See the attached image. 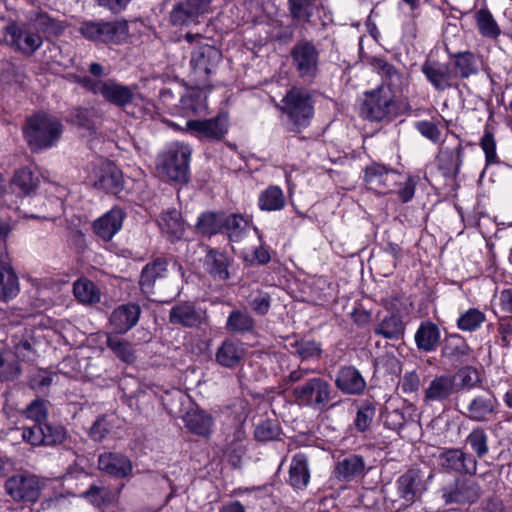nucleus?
I'll use <instances>...</instances> for the list:
<instances>
[{
	"label": "nucleus",
	"mask_w": 512,
	"mask_h": 512,
	"mask_svg": "<svg viewBox=\"0 0 512 512\" xmlns=\"http://www.w3.org/2000/svg\"><path fill=\"white\" fill-rule=\"evenodd\" d=\"M22 130L31 151L39 152L56 145L61 138L63 125L52 115L37 113L26 120Z\"/></svg>",
	"instance_id": "f257e3e1"
},
{
	"label": "nucleus",
	"mask_w": 512,
	"mask_h": 512,
	"mask_svg": "<svg viewBox=\"0 0 512 512\" xmlns=\"http://www.w3.org/2000/svg\"><path fill=\"white\" fill-rule=\"evenodd\" d=\"M291 395L297 405L323 411L333 400L334 391L324 378L312 377L295 385L291 389Z\"/></svg>",
	"instance_id": "f03ea898"
},
{
	"label": "nucleus",
	"mask_w": 512,
	"mask_h": 512,
	"mask_svg": "<svg viewBox=\"0 0 512 512\" xmlns=\"http://www.w3.org/2000/svg\"><path fill=\"white\" fill-rule=\"evenodd\" d=\"M183 277L184 271L181 264L156 258L143 267L139 285L142 293L149 296L155 292L156 287L163 288L161 282L165 278H169V286H176Z\"/></svg>",
	"instance_id": "7ed1b4c3"
},
{
	"label": "nucleus",
	"mask_w": 512,
	"mask_h": 512,
	"mask_svg": "<svg viewBox=\"0 0 512 512\" xmlns=\"http://www.w3.org/2000/svg\"><path fill=\"white\" fill-rule=\"evenodd\" d=\"M432 474L420 468H410L404 472L396 482L398 499L400 502L397 510L411 506L419 501L428 489Z\"/></svg>",
	"instance_id": "20e7f679"
},
{
	"label": "nucleus",
	"mask_w": 512,
	"mask_h": 512,
	"mask_svg": "<svg viewBox=\"0 0 512 512\" xmlns=\"http://www.w3.org/2000/svg\"><path fill=\"white\" fill-rule=\"evenodd\" d=\"M396 94L386 85H380L376 90L366 92L361 114L371 121H380L395 115L397 111Z\"/></svg>",
	"instance_id": "39448f33"
},
{
	"label": "nucleus",
	"mask_w": 512,
	"mask_h": 512,
	"mask_svg": "<svg viewBox=\"0 0 512 512\" xmlns=\"http://www.w3.org/2000/svg\"><path fill=\"white\" fill-rule=\"evenodd\" d=\"M439 493L446 505L470 506L478 501L482 489L472 478L456 477L443 484Z\"/></svg>",
	"instance_id": "423d86ee"
},
{
	"label": "nucleus",
	"mask_w": 512,
	"mask_h": 512,
	"mask_svg": "<svg viewBox=\"0 0 512 512\" xmlns=\"http://www.w3.org/2000/svg\"><path fill=\"white\" fill-rule=\"evenodd\" d=\"M283 112L293 123V131L306 127L314 112L311 95L308 91L292 88L283 99Z\"/></svg>",
	"instance_id": "0eeeda50"
},
{
	"label": "nucleus",
	"mask_w": 512,
	"mask_h": 512,
	"mask_svg": "<svg viewBox=\"0 0 512 512\" xmlns=\"http://www.w3.org/2000/svg\"><path fill=\"white\" fill-rule=\"evenodd\" d=\"M78 32L87 40L96 43H116L128 32L126 21L88 20L83 21Z\"/></svg>",
	"instance_id": "6e6552de"
},
{
	"label": "nucleus",
	"mask_w": 512,
	"mask_h": 512,
	"mask_svg": "<svg viewBox=\"0 0 512 512\" xmlns=\"http://www.w3.org/2000/svg\"><path fill=\"white\" fill-rule=\"evenodd\" d=\"M190 158L191 148L188 145L177 144L160 157L158 169L172 181L187 182Z\"/></svg>",
	"instance_id": "1a4fd4ad"
},
{
	"label": "nucleus",
	"mask_w": 512,
	"mask_h": 512,
	"mask_svg": "<svg viewBox=\"0 0 512 512\" xmlns=\"http://www.w3.org/2000/svg\"><path fill=\"white\" fill-rule=\"evenodd\" d=\"M292 65L301 78L313 79L318 73L319 51L312 41L302 39L291 49Z\"/></svg>",
	"instance_id": "9d476101"
},
{
	"label": "nucleus",
	"mask_w": 512,
	"mask_h": 512,
	"mask_svg": "<svg viewBox=\"0 0 512 512\" xmlns=\"http://www.w3.org/2000/svg\"><path fill=\"white\" fill-rule=\"evenodd\" d=\"M3 35L9 47L25 56L33 55L43 44V39L38 33L14 22L4 28Z\"/></svg>",
	"instance_id": "9b49d317"
},
{
	"label": "nucleus",
	"mask_w": 512,
	"mask_h": 512,
	"mask_svg": "<svg viewBox=\"0 0 512 512\" xmlns=\"http://www.w3.org/2000/svg\"><path fill=\"white\" fill-rule=\"evenodd\" d=\"M221 57V51L208 44L201 45L192 52V73L199 85L206 86L209 75L218 66Z\"/></svg>",
	"instance_id": "f8f14e48"
},
{
	"label": "nucleus",
	"mask_w": 512,
	"mask_h": 512,
	"mask_svg": "<svg viewBox=\"0 0 512 512\" xmlns=\"http://www.w3.org/2000/svg\"><path fill=\"white\" fill-rule=\"evenodd\" d=\"M5 491L16 502L34 503L40 496L41 485L35 475L16 474L6 480Z\"/></svg>",
	"instance_id": "ddd939ff"
},
{
	"label": "nucleus",
	"mask_w": 512,
	"mask_h": 512,
	"mask_svg": "<svg viewBox=\"0 0 512 512\" xmlns=\"http://www.w3.org/2000/svg\"><path fill=\"white\" fill-rule=\"evenodd\" d=\"M497 407L498 401L494 393L483 389L472 396L462 414L474 422H488L496 415Z\"/></svg>",
	"instance_id": "4468645a"
},
{
	"label": "nucleus",
	"mask_w": 512,
	"mask_h": 512,
	"mask_svg": "<svg viewBox=\"0 0 512 512\" xmlns=\"http://www.w3.org/2000/svg\"><path fill=\"white\" fill-rule=\"evenodd\" d=\"M183 130L199 139L219 141L228 131V118L226 115H217L205 120H188Z\"/></svg>",
	"instance_id": "2eb2a0df"
},
{
	"label": "nucleus",
	"mask_w": 512,
	"mask_h": 512,
	"mask_svg": "<svg viewBox=\"0 0 512 512\" xmlns=\"http://www.w3.org/2000/svg\"><path fill=\"white\" fill-rule=\"evenodd\" d=\"M94 186L108 193L122 191L124 180L120 169L111 161L100 160L93 169Z\"/></svg>",
	"instance_id": "dca6fc26"
},
{
	"label": "nucleus",
	"mask_w": 512,
	"mask_h": 512,
	"mask_svg": "<svg viewBox=\"0 0 512 512\" xmlns=\"http://www.w3.org/2000/svg\"><path fill=\"white\" fill-rule=\"evenodd\" d=\"M438 463L442 469L459 474L474 475L477 470L475 457L459 448L442 451L438 456Z\"/></svg>",
	"instance_id": "f3484780"
},
{
	"label": "nucleus",
	"mask_w": 512,
	"mask_h": 512,
	"mask_svg": "<svg viewBox=\"0 0 512 512\" xmlns=\"http://www.w3.org/2000/svg\"><path fill=\"white\" fill-rule=\"evenodd\" d=\"M398 174L382 164L373 163L366 167L364 181L369 189L378 193H387L397 182Z\"/></svg>",
	"instance_id": "a211bd4d"
},
{
	"label": "nucleus",
	"mask_w": 512,
	"mask_h": 512,
	"mask_svg": "<svg viewBox=\"0 0 512 512\" xmlns=\"http://www.w3.org/2000/svg\"><path fill=\"white\" fill-rule=\"evenodd\" d=\"M206 312L191 302L173 306L169 311V322L187 328L199 327L206 321Z\"/></svg>",
	"instance_id": "6ab92c4d"
},
{
	"label": "nucleus",
	"mask_w": 512,
	"mask_h": 512,
	"mask_svg": "<svg viewBox=\"0 0 512 512\" xmlns=\"http://www.w3.org/2000/svg\"><path fill=\"white\" fill-rule=\"evenodd\" d=\"M457 389L455 377L452 375H439L434 377L424 390V402L443 403L450 399Z\"/></svg>",
	"instance_id": "aec40b11"
},
{
	"label": "nucleus",
	"mask_w": 512,
	"mask_h": 512,
	"mask_svg": "<svg viewBox=\"0 0 512 512\" xmlns=\"http://www.w3.org/2000/svg\"><path fill=\"white\" fill-rule=\"evenodd\" d=\"M140 315L141 308L138 304H122L111 312L109 323L117 334H124L138 323Z\"/></svg>",
	"instance_id": "412c9836"
},
{
	"label": "nucleus",
	"mask_w": 512,
	"mask_h": 512,
	"mask_svg": "<svg viewBox=\"0 0 512 512\" xmlns=\"http://www.w3.org/2000/svg\"><path fill=\"white\" fill-rule=\"evenodd\" d=\"M101 96L109 103L117 107H125L135 101L139 95L136 87L122 85L115 80L108 79L101 85Z\"/></svg>",
	"instance_id": "4be33fe9"
},
{
	"label": "nucleus",
	"mask_w": 512,
	"mask_h": 512,
	"mask_svg": "<svg viewBox=\"0 0 512 512\" xmlns=\"http://www.w3.org/2000/svg\"><path fill=\"white\" fill-rule=\"evenodd\" d=\"M123 220V211L120 208H112L93 222V232L99 239L106 242L110 241L122 228Z\"/></svg>",
	"instance_id": "5701e85b"
},
{
	"label": "nucleus",
	"mask_w": 512,
	"mask_h": 512,
	"mask_svg": "<svg viewBox=\"0 0 512 512\" xmlns=\"http://www.w3.org/2000/svg\"><path fill=\"white\" fill-rule=\"evenodd\" d=\"M18 292V277L10 265L4 246L0 245V299L13 298Z\"/></svg>",
	"instance_id": "b1692460"
},
{
	"label": "nucleus",
	"mask_w": 512,
	"mask_h": 512,
	"mask_svg": "<svg viewBox=\"0 0 512 512\" xmlns=\"http://www.w3.org/2000/svg\"><path fill=\"white\" fill-rule=\"evenodd\" d=\"M335 386L345 394L359 395L365 390L366 382L356 368L345 366L338 371Z\"/></svg>",
	"instance_id": "393cba45"
},
{
	"label": "nucleus",
	"mask_w": 512,
	"mask_h": 512,
	"mask_svg": "<svg viewBox=\"0 0 512 512\" xmlns=\"http://www.w3.org/2000/svg\"><path fill=\"white\" fill-rule=\"evenodd\" d=\"M231 265L232 259L216 249H209L204 259L206 272L216 281H226L230 278Z\"/></svg>",
	"instance_id": "a878e982"
},
{
	"label": "nucleus",
	"mask_w": 512,
	"mask_h": 512,
	"mask_svg": "<svg viewBox=\"0 0 512 512\" xmlns=\"http://www.w3.org/2000/svg\"><path fill=\"white\" fill-rule=\"evenodd\" d=\"M98 468L112 477L124 478L131 473L132 464L126 456L109 452L99 456Z\"/></svg>",
	"instance_id": "bb28decb"
},
{
	"label": "nucleus",
	"mask_w": 512,
	"mask_h": 512,
	"mask_svg": "<svg viewBox=\"0 0 512 512\" xmlns=\"http://www.w3.org/2000/svg\"><path fill=\"white\" fill-rule=\"evenodd\" d=\"M421 71L436 90L444 91L452 87V71L447 64L426 61Z\"/></svg>",
	"instance_id": "cd10ccee"
},
{
	"label": "nucleus",
	"mask_w": 512,
	"mask_h": 512,
	"mask_svg": "<svg viewBox=\"0 0 512 512\" xmlns=\"http://www.w3.org/2000/svg\"><path fill=\"white\" fill-rule=\"evenodd\" d=\"M365 461L362 456L348 455L337 462L334 473L337 479L351 481L364 474Z\"/></svg>",
	"instance_id": "c85d7f7f"
},
{
	"label": "nucleus",
	"mask_w": 512,
	"mask_h": 512,
	"mask_svg": "<svg viewBox=\"0 0 512 512\" xmlns=\"http://www.w3.org/2000/svg\"><path fill=\"white\" fill-rule=\"evenodd\" d=\"M415 342L419 350L431 352L436 350L440 343V330L430 321L421 323L415 334Z\"/></svg>",
	"instance_id": "c756f323"
},
{
	"label": "nucleus",
	"mask_w": 512,
	"mask_h": 512,
	"mask_svg": "<svg viewBox=\"0 0 512 512\" xmlns=\"http://www.w3.org/2000/svg\"><path fill=\"white\" fill-rule=\"evenodd\" d=\"M310 480L308 458L303 453L293 456L289 468V483L296 489L307 486Z\"/></svg>",
	"instance_id": "7c9ffc66"
},
{
	"label": "nucleus",
	"mask_w": 512,
	"mask_h": 512,
	"mask_svg": "<svg viewBox=\"0 0 512 512\" xmlns=\"http://www.w3.org/2000/svg\"><path fill=\"white\" fill-rule=\"evenodd\" d=\"M372 66L382 76V85H386L391 88L394 93L401 91L404 84V78L392 64L382 58H373Z\"/></svg>",
	"instance_id": "2f4dec72"
},
{
	"label": "nucleus",
	"mask_w": 512,
	"mask_h": 512,
	"mask_svg": "<svg viewBox=\"0 0 512 512\" xmlns=\"http://www.w3.org/2000/svg\"><path fill=\"white\" fill-rule=\"evenodd\" d=\"M244 354V348L240 343L225 340L216 352V361L223 367L233 368L240 364Z\"/></svg>",
	"instance_id": "473e14b6"
},
{
	"label": "nucleus",
	"mask_w": 512,
	"mask_h": 512,
	"mask_svg": "<svg viewBox=\"0 0 512 512\" xmlns=\"http://www.w3.org/2000/svg\"><path fill=\"white\" fill-rule=\"evenodd\" d=\"M184 421L189 431L200 436H208L213 425V418L198 408L187 411Z\"/></svg>",
	"instance_id": "72a5a7b5"
},
{
	"label": "nucleus",
	"mask_w": 512,
	"mask_h": 512,
	"mask_svg": "<svg viewBox=\"0 0 512 512\" xmlns=\"http://www.w3.org/2000/svg\"><path fill=\"white\" fill-rule=\"evenodd\" d=\"M463 147L458 143L453 149L441 147L437 156L439 168L445 175L456 174L462 164Z\"/></svg>",
	"instance_id": "f704fd0d"
},
{
	"label": "nucleus",
	"mask_w": 512,
	"mask_h": 512,
	"mask_svg": "<svg viewBox=\"0 0 512 512\" xmlns=\"http://www.w3.org/2000/svg\"><path fill=\"white\" fill-rule=\"evenodd\" d=\"M405 332V324L398 314H391L381 320L375 327L374 333L385 339L399 340Z\"/></svg>",
	"instance_id": "c9c22d12"
},
{
	"label": "nucleus",
	"mask_w": 512,
	"mask_h": 512,
	"mask_svg": "<svg viewBox=\"0 0 512 512\" xmlns=\"http://www.w3.org/2000/svg\"><path fill=\"white\" fill-rule=\"evenodd\" d=\"M159 225L164 233L177 239L183 235L185 230L181 214L176 209L164 212Z\"/></svg>",
	"instance_id": "e433bc0d"
},
{
	"label": "nucleus",
	"mask_w": 512,
	"mask_h": 512,
	"mask_svg": "<svg viewBox=\"0 0 512 512\" xmlns=\"http://www.w3.org/2000/svg\"><path fill=\"white\" fill-rule=\"evenodd\" d=\"M21 374V367L12 351L0 350V380L13 381Z\"/></svg>",
	"instance_id": "4c0bfd02"
},
{
	"label": "nucleus",
	"mask_w": 512,
	"mask_h": 512,
	"mask_svg": "<svg viewBox=\"0 0 512 512\" xmlns=\"http://www.w3.org/2000/svg\"><path fill=\"white\" fill-rule=\"evenodd\" d=\"M254 319L240 310H233L227 318L226 330L230 333H246L253 330Z\"/></svg>",
	"instance_id": "58836bf2"
},
{
	"label": "nucleus",
	"mask_w": 512,
	"mask_h": 512,
	"mask_svg": "<svg viewBox=\"0 0 512 512\" xmlns=\"http://www.w3.org/2000/svg\"><path fill=\"white\" fill-rule=\"evenodd\" d=\"M258 202L261 210H281L285 206V197L279 187L270 186L260 194Z\"/></svg>",
	"instance_id": "ea45409f"
},
{
	"label": "nucleus",
	"mask_w": 512,
	"mask_h": 512,
	"mask_svg": "<svg viewBox=\"0 0 512 512\" xmlns=\"http://www.w3.org/2000/svg\"><path fill=\"white\" fill-rule=\"evenodd\" d=\"M38 184V177L35 176L28 167L19 169L13 177V186L23 195L33 193L38 187Z\"/></svg>",
	"instance_id": "a19ab883"
},
{
	"label": "nucleus",
	"mask_w": 512,
	"mask_h": 512,
	"mask_svg": "<svg viewBox=\"0 0 512 512\" xmlns=\"http://www.w3.org/2000/svg\"><path fill=\"white\" fill-rule=\"evenodd\" d=\"M107 347L123 362L131 364L135 361L132 345L120 339L117 335L109 334L106 339Z\"/></svg>",
	"instance_id": "79ce46f5"
},
{
	"label": "nucleus",
	"mask_w": 512,
	"mask_h": 512,
	"mask_svg": "<svg viewBox=\"0 0 512 512\" xmlns=\"http://www.w3.org/2000/svg\"><path fill=\"white\" fill-rule=\"evenodd\" d=\"M75 297L82 303L92 304L100 301V293L95 284L88 279H79L74 283Z\"/></svg>",
	"instance_id": "37998d69"
},
{
	"label": "nucleus",
	"mask_w": 512,
	"mask_h": 512,
	"mask_svg": "<svg viewBox=\"0 0 512 512\" xmlns=\"http://www.w3.org/2000/svg\"><path fill=\"white\" fill-rule=\"evenodd\" d=\"M223 213L206 212L197 221V230L206 235H213L223 231Z\"/></svg>",
	"instance_id": "c03bdc74"
},
{
	"label": "nucleus",
	"mask_w": 512,
	"mask_h": 512,
	"mask_svg": "<svg viewBox=\"0 0 512 512\" xmlns=\"http://www.w3.org/2000/svg\"><path fill=\"white\" fill-rule=\"evenodd\" d=\"M452 377H455V381L458 380L456 386L462 390L473 389L482 384L480 373L472 366L460 368Z\"/></svg>",
	"instance_id": "a18cd8bd"
},
{
	"label": "nucleus",
	"mask_w": 512,
	"mask_h": 512,
	"mask_svg": "<svg viewBox=\"0 0 512 512\" xmlns=\"http://www.w3.org/2000/svg\"><path fill=\"white\" fill-rule=\"evenodd\" d=\"M476 21L478 30L483 36L490 38H496L499 36L500 28L488 10L480 9L477 11Z\"/></svg>",
	"instance_id": "49530a36"
},
{
	"label": "nucleus",
	"mask_w": 512,
	"mask_h": 512,
	"mask_svg": "<svg viewBox=\"0 0 512 512\" xmlns=\"http://www.w3.org/2000/svg\"><path fill=\"white\" fill-rule=\"evenodd\" d=\"M452 57L455 58L454 67L458 70L462 78H468L477 73V61L471 52H459Z\"/></svg>",
	"instance_id": "de8ad7c7"
},
{
	"label": "nucleus",
	"mask_w": 512,
	"mask_h": 512,
	"mask_svg": "<svg viewBox=\"0 0 512 512\" xmlns=\"http://www.w3.org/2000/svg\"><path fill=\"white\" fill-rule=\"evenodd\" d=\"M197 19L183 0H179L170 12V23L174 26H187Z\"/></svg>",
	"instance_id": "09e8293b"
},
{
	"label": "nucleus",
	"mask_w": 512,
	"mask_h": 512,
	"mask_svg": "<svg viewBox=\"0 0 512 512\" xmlns=\"http://www.w3.org/2000/svg\"><path fill=\"white\" fill-rule=\"evenodd\" d=\"M467 443L478 458H483L489 451L488 435L483 428L473 429L467 437Z\"/></svg>",
	"instance_id": "8fccbe9b"
},
{
	"label": "nucleus",
	"mask_w": 512,
	"mask_h": 512,
	"mask_svg": "<svg viewBox=\"0 0 512 512\" xmlns=\"http://www.w3.org/2000/svg\"><path fill=\"white\" fill-rule=\"evenodd\" d=\"M485 321V315L478 309L471 308L460 316L457 321L459 329L474 331Z\"/></svg>",
	"instance_id": "3c124183"
},
{
	"label": "nucleus",
	"mask_w": 512,
	"mask_h": 512,
	"mask_svg": "<svg viewBox=\"0 0 512 512\" xmlns=\"http://www.w3.org/2000/svg\"><path fill=\"white\" fill-rule=\"evenodd\" d=\"M82 496L97 507H100L105 503H110L114 499L113 494L108 488L97 485L90 486L88 490L83 492Z\"/></svg>",
	"instance_id": "603ef678"
},
{
	"label": "nucleus",
	"mask_w": 512,
	"mask_h": 512,
	"mask_svg": "<svg viewBox=\"0 0 512 512\" xmlns=\"http://www.w3.org/2000/svg\"><path fill=\"white\" fill-rule=\"evenodd\" d=\"M375 416V407L370 402H364L357 411L354 421L355 427L359 432H365L369 429Z\"/></svg>",
	"instance_id": "864d4df0"
},
{
	"label": "nucleus",
	"mask_w": 512,
	"mask_h": 512,
	"mask_svg": "<svg viewBox=\"0 0 512 512\" xmlns=\"http://www.w3.org/2000/svg\"><path fill=\"white\" fill-rule=\"evenodd\" d=\"M22 414L33 420L36 424L46 422L48 411L46 407V401L43 399L33 400L23 411Z\"/></svg>",
	"instance_id": "5fc2aeb1"
},
{
	"label": "nucleus",
	"mask_w": 512,
	"mask_h": 512,
	"mask_svg": "<svg viewBox=\"0 0 512 512\" xmlns=\"http://www.w3.org/2000/svg\"><path fill=\"white\" fill-rule=\"evenodd\" d=\"M291 346L295 349V353L303 360L319 357L322 352L320 344L314 340L301 339L291 343Z\"/></svg>",
	"instance_id": "6e6d98bb"
},
{
	"label": "nucleus",
	"mask_w": 512,
	"mask_h": 512,
	"mask_svg": "<svg viewBox=\"0 0 512 512\" xmlns=\"http://www.w3.org/2000/svg\"><path fill=\"white\" fill-rule=\"evenodd\" d=\"M469 348L465 341L459 337L448 340L443 347V355L450 359L460 360L468 354Z\"/></svg>",
	"instance_id": "4d7b16f0"
},
{
	"label": "nucleus",
	"mask_w": 512,
	"mask_h": 512,
	"mask_svg": "<svg viewBox=\"0 0 512 512\" xmlns=\"http://www.w3.org/2000/svg\"><path fill=\"white\" fill-rule=\"evenodd\" d=\"M248 303L252 310L258 315H266L270 309L271 297L269 293L257 290L250 295Z\"/></svg>",
	"instance_id": "13d9d810"
},
{
	"label": "nucleus",
	"mask_w": 512,
	"mask_h": 512,
	"mask_svg": "<svg viewBox=\"0 0 512 512\" xmlns=\"http://www.w3.org/2000/svg\"><path fill=\"white\" fill-rule=\"evenodd\" d=\"M44 445L60 444L66 438V431L62 426L43 423Z\"/></svg>",
	"instance_id": "bf43d9fd"
},
{
	"label": "nucleus",
	"mask_w": 512,
	"mask_h": 512,
	"mask_svg": "<svg viewBox=\"0 0 512 512\" xmlns=\"http://www.w3.org/2000/svg\"><path fill=\"white\" fill-rule=\"evenodd\" d=\"M222 220L224 221L223 230L229 233L230 238H237L239 233L247 226V221L241 215L237 214L229 216L223 214Z\"/></svg>",
	"instance_id": "052dcab7"
},
{
	"label": "nucleus",
	"mask_w": 512,
	"mask_h": 512,
	"mask_svg": "<svg viewBox=\"0 0 512 512\" xmlns=\"http://www.w3.org/2000/svg\"><path fill=\"white\" fill-rule=\"evenodd\" d=\"M278 432V426L273 421L264 420L256 425L254 434L260 441H269L275 439Z\"/></svg>",
	"instance_id": "680f3d73"
},
{
	"label": "nucleus",
	"mask_w": 512,
	"mask_h": 512,
	"mask_svg": "<svg viewBox=\"0 0 512 512\" xmlns=\"http://www.w3.org/2000/svg\"><path fill=\"white\" fill-rule=\"evenodd\" d=\"M289 10L296 20H309L311 16L310 0H289Z\"/></svg>",
	"instance_id": "e2e57ef3"
},
{
	"label": "nucleus",
	"mask_w": 512,
	"mask_h": 512,
	"mask_svg": "<svg viewBox=\"0 0 512 512\" xmlns=\"http://www.w3.org/2000/svg\"><path fill=\"white\" fill-rule=\"evenodd\" d=\"M22 438L33 446L44 445L43 423L23 428Z\"/></svg>",
	"instance_id": "0e129e2a"
},
{
	"label": "nucleus",
	"mask_w": 512,
	"mask_h": 512,
	"mask_svg": "<svg viewBox=\"0 0 512 512\" xmlns=\"http://www.w3.org/2000/svg\"><path fill=\"white\" fill-rule=\"evenodd\" d=\"M94 111L87 108H77L72 115V121L80 127L92 128L93 127Z\"/></svg>",
	"instance_id": "69168bd1"
},
{
	"label": "nucleus",
	"mask_w": 512,
	"mask_h": 512,
	"mask_svg": "<svg viewBox=\"0 0 512 512\" xmlns=\"http://www.w3.org/2000/svg\"><path fill=\"white\" fill-rule=\"evenodd\" d=\"M481 147L485 152L487 163L497 162L496 144L491 132H486L481 139Z\"/></svg>",
	"instance_id": "338daca9"
},
{
	"label": "nucleus",
	"mask_w": 512,
	"mask_h": 512,
	"mask_svg": "<svg viewBox=\"0 0 512 512\" xmlns=\"http://www.w3.org/2000/svg\"><path fill=\"white\" fill-rule=\"evenodd\" d=\"M417 130L426 138L433 142H438L441 132L438 126L431 121H420L416 125Z\"/></svg>",
	"instance_id": "774afa93"
}]
</instances>
